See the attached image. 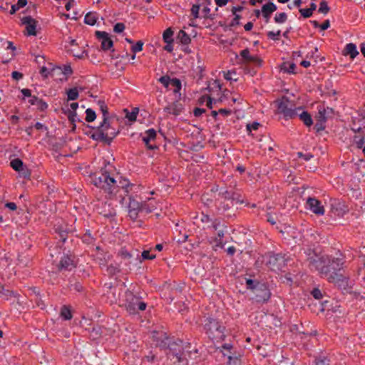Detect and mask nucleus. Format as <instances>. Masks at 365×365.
Masks as SVG:
<instances>
[{"instance_id":"c03bdc74","label":"nucleus","mask_w":365,"mask_h":365,"mask_svg":"<svg viewBox=\"0 0 365 365\" xmlns=\"http://www.w3.org/2000/svg\"><path fill=\"white\" fill-rule=\"evenodd\" d=\"M143 42L142 41H138L136 42L135 45L131 47V51L133 53H136L137 52L141 51L143 50Z\"/></svg>"},{"instance_id":"603ef678","label":"nucleus","mask_w":365,"mask_h":365,"mask_svg":"<svg viewBox=\"0 0 365 365\" xmlns=\"http://www.w3.org/2000/svg\"><path fill=\"white\" fill-rule=\"evenodd\" d=\"M312 295L316 299H322V293L321 292V290L318 288H314L312 291Z\"/></svg>"},{"instance_id":"f8f14e48","label":"nucleus","mask_w":365,"mask_h":365,"mask_svg":"<svg viewBox=\"0 0 365 365\" xmlns=\"http://www.w3.org/2000/svg\"><path fill=\"white\" fill-rule=\"evenodd\" d=\"M307 207L316 215L322 216L325 212V209L322 202L316 197H309L307 200Z\"/></svg>"},{"instance_id":"58836bf2","label":"nucleus","mask_w":365,"mask_h":365,"mask_svg":"<svg viewBox=\"0 0 365 365\" xmlns=\"http://www.w3.org/2000/svg\"><path fill=\"white\" fill-rule=\"evenodd\" d=\"M99 104H100L101 110L102 111L103 116V121H106V120H110L108 118V107L106 105V103L103 101H100Z\"/></svg>"},{"instance_id":"37998d69","label":"nucleus","mask_w":365,"mask_h":365,"mask_svg":"<svg viewBox=\"0 0 365 365\" xmlns=\"http://www.w3.org/2000/svg\"><path fill=\"white\" fill-rule=\"evenodd\" d=\"M118 255L123 259L129 260L132 257V255L125 248H122L118 252Z\"/></svg>"},{"instance_id":"72a5a7b5","label":"nucleus","mask_w":365,"mask_h":365,"mask_svg":"<svg viewBox=\"0 0 365 365\" xmlns=\"http://www.w3.org/2000/svg\"><path fill=\"white\" fill-rule=\"evenodd\" d=\"M224 237V232L223 230H219L217 232V236L215 239V246L223 248L225 243L222 241V238Z\"/></svg>"},{"instance_id":"9d476101","label":"nucleus","mask_w":365,"mask_h":365,"mask_svg":"<svg viewBox=\"0 0 365 365\" xmlns=\"http://www.w3.org/2000/svg\"><path fill=\"white\" fill-rule=\"evenodd\" d=\"M133 190L128 195L129 197V203L128 205V216L133 220L138 218L139 213L141 211L142 203L133 198L132 193Z\"/></svg>"},{"instance_id":"473e14b6","label":"nucleus","mask_w":365,"mask_h":365,"mask_svg":"<svg viewBox=\"0 0 365 365\" xmlns=\"http://www.w3.org/2000/svg\"><path fill=\"white\" fill-rule=\"evenodd\" d=\"M173 87H174L173 92L175 93H178L180 91L182 88L181 81L180 79L177 78H174L171 79L170 84Z\"/></svg>"},{"instance_id":"6e6d98bb","label":"nucleus","mask_w":365,"mask_h":365,"mask_svg":"<svg viewBox=\"0 0 365 365\" xmlns=\"http://www.w3.org/2000/svg\"><path fill=\"white\" fill-rule=\"evenodd\" d=\"M137 114H138V111L135 112V111H133V112H128L127 114H126V118L130 120V121H135L136 120V118H137Z\"/></svg>"},{"instance_id":"4468645a","label":"nucleus","mask_w":365,"mask_h":365,"mask_svg":"<svg viewBox=\"0 0 365 365\" xmlns=\"http://www.w3.org/2000/svg\"><path fill=\"white\" fill-rule=\"evenodd\" d=\"M153 341L156 342V346L162 349H166L169 341L172 339L163 331H153Z\"/></svg>"},{"instance_id":"7ed1b4c3","label":"nucleus","mask_w":365,"mask_h":365,"mask_svg":"<svg viewBox=\"0 0 365 365\" xmlns=\"http://www.w3.org/2000/svg\"><path fill=\"white\" fill-rule=\"evenodd\" d=\"M166 348L168 349L167 356L171 361H173L174 364H178L179 365L188 364L187 356H190L191 353L189 350L190 344L187 343L184 345L181 339H172Z\"/></svg>"},{"instance_id":"0eeeda50","label":"nucleus","mask_w":365,"mask_h":365,"mask_svg":"<svg viewBox=\"0 0 365 365\" xmlns=\"http://www.w3.org/2000/svg\"><path fill=\"white\" fill-rule=\"evenodd\" d=\"M204 329L212 340L222 341L225 339V327L217 319L207 318L205 321Z\"/></svg>"},{"instance_id":"a211bd4d","label":"nucleus","mask_w":365,"mask_h":365,"mask_svg":"<svg viewBox=\"0 0 365 365\" xmlns=\"http://www.w3.org/2000/svg\"><path fill=\"white\" fill-rule=\"evenodd\" d=\"M102 207H98V212L106 218H112L115 216L116 212L113 207L107 202H102Z\"/></svg>"},{"instance_id":"f3484780","label":"nucleus","mask_w":365,"mask_h":365,"mask_svg":"<svg viewBox=\"0 0 365 365\" xmlns=\"http://www.w3.org/2000/svg\"><path fill=\"white\" fill-rule=\"evenodd\" d=\"M22 24L26 25V30L29 36H36V28L37 26V21L31 16H24L21 19Z\"/></svg>"},{"instance_id":"774afa93","label":"nucleus","mask_w":365,"mask_h":365,"mask_svg":"<svg viewBox=\"0 0 365 365\" xmlns=\"http://www.w3.org/2000/svg\"><path fill=\"white\" fill-rule=\"evenodd\" d=\"M259 126V123H253L252 124H248L247 125V128L248 130L250 131L251 130H257Z\"/></svg>"},{"instance_id":"cd10ccee","label":"nucleus","mask_w":365,"mask_h":365,"mask_svg":"<svg viewBox=\"0 0 365 365\" xmlns=\"http://www.w3.org/2000/svg\"><path fill=\"white\" fill-rule=\"evenodd\" d=\"M71 110L68 111V118L71 123H74L76 120V110L78 107V103H71L70 104Z\"/></svg>"},{"instance_id":"c9c22d12","label":"nucleus","mask_w":365,"mask_h":365,"mask_svg":"<svg viewBox=\"0 0 365 365\" xmlns=\"http://www.w3.org/2000/svg\"><path fill=\"white\" fill-rule=\"evenodd\" d=\"M68 101H74L78 98V91L77 88H73L67 91Z\"/></svg>"},{"instance_id":"338daca9","label":"nucleus","mask_w":365,"mask_h":365,"mask_svg":"<svg viewBox=\"0 0 365 365\" xmlns=\"http://www.w3.org/2000/svg\"><path fill=\"white\" fill-rule=\"evenodd\" d=\"M232 113L231 110L226 108H220L219 110V114L222 115L223 116H227L230 115Z\"/></svg>"},{"instance_id":"7c9ffc66","label":"nucleus","mask_w":365,"mask_h":365,"mask_svg":"<svg viewBox=\"0 0 365 365\" xmlns=\"http://www.w3.org/2000/svg\"><path fill=\"white\" fill-rule=\"evenodd\" d=\"M173 31L172 30L171 28H168L163 32V41L165 43H173Z\"/></svg>"},{"instance_id":"79ce46f5","label":"nucleus","mask_w":365,"mask_h":365,"mask_svg":"<svg viewBox=\"0 0 365 365\" xmlns=\"http://www.w3.org/2000/svg\"><path fill=\"white\" fill-rule=\"evenodd\" d=\"M329 9H330L327 4V2L325 1H322L319 4L318 12L326 14L329 11Z\"/></svg>"},{"instance_id":"f03ea898","label":"nucleus","mask_w":365,"mask_h":365,"mask_svg":"<svg viewBox=\"0 0 365 365\" xmlns=\"http://www.w3.org/2000/svg\"><path fill=\"white\" fill-rule=\"evenodd\" d=\"M345 262V257L340 251L334 255H315L308 259V266L312 271L318 272L320 277L343 289L349 286V277L344 274Z\"/></svg>"},{"instance_id":"dca6fc26","label":"nucleus","mask_w":365,"mask_h":365,"mask_svg":"<svg viewBox=\"0 0 365 365\" xmlns=\"http://www.w3.org/2000/svg\"><path fill=\"white\" fill-rule=\"evenodd\" d=\"M11 167L16 171L21 173L24 178L29 179L31 173L24 165L23 161L19 158H15L10 162Z\"/></svg>"},{"instance_id":"6ab92c4d","label":"nucleus","mask_w":365,"mask_h":365,"mask_svg":"<svg viewBox=\"0 0 365 365\" xmlns=\"http://www.w3.org/2000/svg\"><path fill=\"white\" fill-rule=\"evenodd\" d=\"M156 135V131L153 128L149 129L145 133V135L143 136L142 140L143 142L145 143V146L148 148V149L153 150L156 148L155 145L150 144V141L155 140Z\"/></svg>"},{"instance_id":"0e129e2a","label":"nucleus","mask_w":365,"mask_h":365,"mask_svg":"<svg viewBox=\"0 0 365 365\" xmlns=\"http://www.w3.org/2000/svg\"><path fill=\"white\" fill-rule=\"evenodd\" d=\"M358 274L361 276L363 280L365 282V263L362 267H359L358 269Z\"/></svg>"},{"instance_id":"412c9836","label":"nucleus","mask_w":365,"mask_h":365,"mask_svg":"<svg viewBox=\"0 0 365 365\" xmlns=\"http://www.w3.org/2000/svg\"><path fill=\"white\" fill-rule=\"evenodd\" d=\"M277 6L272 2H268L262 6V15L267 23L269 22L272 14L277 10Z\"/></svg>"},{"instance_id":"e2e57ef3","label":"nucleus","mask_w":365,"mask_h":365,"mask_svg":"<svg viewBox=\"0 0 365 365\" xmlns=\"http://www.w3.org/2000/svg\"><path fill=\"white\" fill-rule=\"evenodd\" d=\"M205 109L195 108L193 110V114L195 117H200L202 113H205Z\"/></svg>"},{"instance_id":"9b49d317","label":"nucleus","mask_w":365,"mask_h":365,"mask_svg":"<svg viewBox=\"0 0 365 365\" xmlns=\"http://www.w3.org/2000/svg\"><path fill=\"white\" fill-rule=\"evenodd\" d=\"M257 302H267L271 297V292L266 284H258L254 292Z\"/></svg>"},{"instance_id":"6e6552de","label":"nucleus","mask_w":365,"mask_h":365,"mask_svg":"<svg viewBox=\"0 0 365 365\" xmlns=\"http://www.w3.org/2000/svg\"><path fill=\"white\" fill-rule=\"evenodd\" d=\"M277 113L283 114L285 118H294L298 116V111L302 109L295 108L294 105L287 98L276 101Z\"/></svg>"},{"instance_id":"aec40b11","label":"nucleus","mask_w":365,"mask_h":365,"mask_svg":"<svg viewBox=\"0 0 365 365\" xmlns=\"http://www.w3.org/2000/svg\"><path fill=\"white\" fill-rule=\"evenodd\" d=\"M183 110L182 104L179 101H175L168 105L164 108V111L170 115H179Z\"/></svg>"},{"instance_id":"c756f323","label":"nucleus","mask_w":365,"mask_h":365,"mask_svg":"<svg viewBox=\"0 0 365 365\" xmlns=\"http://www.w3.org/2000/svg\"><path fill=\"white\" fill-rule=\"evenodd\" d=\"M218 195L225 200H232L234 198V192L232 190L221 189Z\"/></svg>"},{"instance_id":"a19ab883","label":"nucleus","mask_w":365,"mask_h":365,"mask_svg":"<svg viewBox=\"0 0 365 365\" xmlns=\"http://www.w3.org/2000/svg\"><path fill=\"white\" fill-rule=\"evenodd\" d=\"M262 283H259L258 282H255L251 279H247L246 280V286L248 289H251L253 291V292L255 291L256 287L258 284H261Z\"/></svg>"},{"instance_id":"5701e85b","label":"nucleus","mask_w":365,"mask_h":365,"mask_svg":"<svg viewBox=\"0 0 365 365\" xmlns=\"http://www.w3.org/2000/svg\"><path fill=\"white\" fill-rule=\"evenodd\" d=\"M345 54L349 55L351 58H354L359 54L356 45L352 43L346 44Z\"/></svg>"},{"instance_id":"2f4dec72","label":"nucleus","mask_w":365,"mask_h":365,"mask_svg":"<svg viewBox=\"0 0 365 365\" xmlns=\"http://www.w3.org/2000/svg\"><path fill=\"white\" fill-rule=\"evenodd\" d=\"M97 21V17L94 13H88L84 18L85 24L91 26H93Z\"/></svg>"},{"instance_id":"1a4fd4ad","label":"nucleus","mask_w":365,"mask_h":365,"mask_svg":"<svg viewBox=\"0 0 365 365\" xmlns=\"http://www.w3.org/2000/svg\"><path fill=\"white\" fill-rule=\"evenodd\" d=\"M266 264L273 271H280L286 266V259L281 254L269 253Z\"/></svg>"},{"instance_id":"864d4df0","label":"nucleus","mask_w":365,"mask_h":365,"mask_svg":"<svg viewBox=\"0 0 365 365\" xmlns=\"http://www.w3.org/2000/svg\"><path fill=\"white\" fill-rule=\"evenodd\" d=\"M299 13L301 14V15L304 17V18H309L310 16H312V12L310 11V9L308 8V9H299Z\"/></svg>"},{"instance_id":"bb28decb","label":"nucleus","mask_w":365,"mask_h":365,"mask_svg":"<svg viewBox=\"0 0 365 365\" xmlns=\"http://www.w3.org/2000/svg\"><path fill=\"white\" fill-rule=\"evenodd\" d=\"M153 201L144 202L141 205V213L148 214L153 212L156 207Z\"/></svg>"},{"instance_id":"ea45409f","label":"nucleus","mask_w":365,"mask_h":365,"mask_svg":"<svg viewBox=\"0 0 365 365\" xmlns=\"http://www.w3.org/2000/svg\"><path fill=\"white\" fill-rule=\"evenodd\" d=\"M227 365H242V361L238 356H229Z\"/></svg>"},{"instance_id":"5fc2aeb1","label":"nucleus","mask_w":365,"mask_h":365,"mask_svg":"<svg viewBox=\"0 0 365 365\" xmlns=\"http://www.w3.org/2000/svg\"><path fill=\"white\" fill-rule=\"evenodd\" d=\"M200 221L203 223H210L212 222V219L208 215H205L203 212L200 215Z\"/></svg>"},{"instance_id":"a18cd8bd","label":"nucleus","mask_w":365,"mask_h":365,"mask_svg":"<svg viewBox=\"0 0 365 365\" xmlns=\"http://www.w3.org/2000/svg\"><path fill=\"white\" fill-rule=\"evenodd\" d=\"M280 34H281V31L278 30L277 32L268 31L267 34V36L269 38H270L272 40L277 41L279 39Z\"/></svg>"},{"instance_id":"20e7f679","label":"nucleus","mask_w":365,"mask_h":365,"mask_svg":"<svg viewBox=\"0 0 365 365\" xmlns=\"http://www.w3.org/2000/svg\"><path fill=\"white\" fill-rule=\"evenodd\" d=\"M236 59L245 72L252 76L256 73L257 69L261 68L263 63L262 59L258 55L252 54L248 48L240 51Z\"/></svg>"},{"instance_id":"4be33fe9","label":"nucleus","mask_w":365,"mask_h":365,"mask_svg":"<svg viewBox=\"0 0 365 365\" xmlns=\"http://www.w3.org/2000/svg\"><path fill=\"white\" fill-rule=\"evenodd\" d=\"M28 102L33 106H36L37 108L41 111H44L48 108V104L42 99L38 98L37 96L31 97Z\"/></svg>"},{"instance_id":"b1692460","label":"nucleus","mask_w":365,"mask_h":365,"mask_svg":"<svg viewBox=\"0 0 365 365\" xmlns=\"http://www.w3.org/2000/svg\"><path fill=\"white\" fill-rule=\"evenodd\" d=\"M177 40L184 45H187L191 41L190 36L183 30L179 31L177 36Z\"/></svg>"},{"instance_id":"4d7b16f0","label":"nucleus","mask_w":365,"mask_h":365,"mask_svg":"<svg viewBox=\"0 0 365 365\" xmlns=\"http://www.w3.org/2000/svg\"><path fill=\"white\" fill-rule=\"evenodd\" d=\"M235 17L232 20L230 23L231 26H235L240 24V19H241V16L239 14H234Z\"/></svg>"},{"instance_id":"2eb2a0df","label":"nucleus","mask_w":365,"mask_h":365,"mask_svg":"<svg viewBox=\"0 0 365 365\" xmlns=\"http://www.w3.org/2000/svg\"><path fill=\"white\" fill-rule=\"evenodd\" d=\"M57 267L58 271L60 272L71 271L76 267V264L71 256L64 255L61 258V260Z\"/></svg>"},{"instance_id":"13d9d810","label":"nucleus","mask_w":365,"mask_h":365,"mask_svg":"<svg viewBox=\"0 0 365 365\" xmlns=\"http://www.w3.org/2000/svg\"><path fill=\"white\" fill-rule=\"evenodd\" d=\"M211 225L208 226V227H212L215 230H217L220 225V221L218 219H215L214 220H212V222H210Z\"/></svg>"},{"instance_id":"3c124183","label":"nucleus","mask_w":365,"mask_h":365,"mask_svg":"<svg viewBox=\"0 0 365 365\" xmlns=\"http://www.w3.org/2000/svg\"><path fill=\"white\" fill-rule=\"evenodd\" d=\"M125 26L123 23H117L113 27V31L115 33H121L125 30Z\"/></svg>"},{"instance_id":"393cba45","label":"nucleus","mask_w":365,"mask_h":365,"mask_svg":"<svg viewBox=\"0 0 365 365\" xmlns=\"http://www.w3.org/2000/svg\"><path fill=\"white\" fill-rule=\"evenodd\" d=\"M299 119L306 125L307 126H311L313 123L312 118L311 115L307 112L302 110L301 113H298Z\"/></svg>"},{"instance_id":"8fccbe9b","label":"nucleus","mask_w":365,"mask_h":365,"mask_svg":"<svg viewBox=\"0 0 365 365\" xmlns=\"http://www.w3.org/2000/svg\"><path fill=\"white\" fill-rule=\"evenodd\" d=\"M316 365H329V360L325 357H319L315 359Z\"/></svg>"},{"instance_id":"49530a36","label":"nucleus","mask_w":365,"mask_h":365,"mask_svg":"<svg viewBox=\"0 0 365 365\" xmlns=\"http://www.w3.org/2000/svg\"><path fill=\"white\" fill-rule=\"evenodd\" d=\"M13 295V292L5 289L4 286L0 284V297L2 296H5L6 297H11Z\"/></svg>"},{"instance_id":"052dcab7","label":"nucleus","mask_w":365,"mask_h":365,"mask_svg":"<svg viewBox=\"0 0 365 365\" xmlns=\"http://www.w3.org/2000/svg\"><path fill=\"white\" fill-rule=\"evenodd\" d=\"M203 18L205 19H212L210 14V9L207 6H205L202 9Z\"/></svg>"},{"instance_id":"09e8293b","label":"nucleus","mask_w":365,"mask_h":365,"mask_svg":"<svg viewBox=\"0 0 365 365\" xmlns=\"http://www.w3.org/2000/svg\"><path fill=\"white\" fill-rule=\"evenodd\" d=\"M191 14L194 19L199 18V11H200V5L199 4H193L191 8Z\"/></svg>"},{"instance_id":"680f3d73","label":"nucleus","mask_w":365,"mask_h":365,"mask_svg":"<svg viewBox=\"0 0 365 365\" xmlns=\"http://www.w3.org/2000/svg\"><path fill=\"white\" fill-rule=\"evenodd\" d=\"M298 156H299V158H303L306 161H308L311 158H313V155H312L311 153H305V154H304V153H302L301 152L298 153Z\"/></svg>"},{"instance_id":"ddd939ff","label":"nucleus","mask_w":365,"mask_h":365,"mask_svg":"<svg viewBox=\"0 0 365 365\" xmlns=\"http://www.w3.org/2000/svg\"><path fill=\"white\" fill-rule=\"evenodd\" d=\"M95 35L97 39L101 42V47L103 50L107 51L113 47V42L107 32L96 31Z\"/></svg>"},{"instance_id":"39448f33","label":"nucleus","mask_w":365,"mask_h":365,"mask_svg":"<svg viewBox=\"0 0 365 365\" xmlns=\"http://www.w3.org/2000/svg\"><path fill=\"white\" fill-rule=\"evenodd\" d=\"M120 307H124L130 314L134 315L137 314L139 311H144L147 307V304L130 290H126L123 296Z\"/></svg>"},{"instance_id":"e433bc0d","label":"nucleus","mask_w":365,"mask_h":365,"mask_svg":"<svg viewBox=\"0 0 365 365\" xmlns=\"http://www.w3.org/2000/svg\"><path fill=\"white\" fill-rule=\"evenodd\" d=\"M274 19L277 24H283L287 20V15L284 12L277 13Z\"/></svg>"},{"instance_id":"a878e982","label":"nucleus","mask_w":365,"mask_h":365,"mask_svg":"<svg viewBox=\"0 0 365 365\" xmlns=\"http://www.w3.org/2000/svg\"><path fill=\"white\" fill-rule=\"evenodd\" d=\"M60 316L64 320H70L72 319L73 315L70 307L63 305L61 309Z\"/></svg>"},{"instance_id":"de8ad7c7","label":"nucleus","mask_w":365,"mask_h":365,"mask_svg":"<svg viewBox=\"0 0 365 365\" xmlns=\"http://www.w3.org/2000/svg\"><path fill=\"white\" fill-rule=\"evenodd\" d=\"M171 79L168 76H161L158 81L160 82L165 88H168L170 84Z\"/></svg>"},{"instance_id":"bf43d9fd","label":"nucleus","mask_w":365,"mask_h":365,"mask_svg":"<svg viewBox=\"0 0 365 365\" xmlns=\"http://www.w3.org/2000/svg\"><path fill=\"white\" fill-rule=\"evenodd\" d=\"M142 257L143 259H153L155 257V255H150V252L148 251V250H144L143 252H142Z\"/></svg>"},{"instance_id":"c85d7f7f","label":"nucleus","mask_w":365,"mask_h":365,"mask_svg":"<svg viewBox=\"0 0 365 365\" xmlns=\"http://www.w3.org/2000/svg\"><path fill=\"white\" fill-rule=\"evenodd\" d=\"M317 120L319 122H326L327 120V110L326 108L320 106L318 107V113L316 116Z\"/></svg>"},{"instance_id":"f257e3e1","label":"nucleus","mask_w":365,"mask_h":365,"mask_svg":"<svg viewBox=\"0 0 365 365\" xmlns=\"http://www.w3.org/2000/svg\"><path fill=\"white\" fill-rule=\"evenodd\" d=\"M91 178V182L106 198L119 200L121 204H123L125 197L135 187V185L129 180L120 176L115 167L110 163H106Z\"/></svg>"},{"instance_id":"69168bd1","label":"nucleus","mask_w":365,"mask_h":365,"mask_svg":"<svg viewBox=\"0 0 365 365\" xmlns=\"http://www.w3.org/2000/svg\"><path fill=\"white\" fill-rule=\"evenodd\" d=\"M11 76L14 79L18 81L23 78V74L19 71H13L11 73Z\"/></svg>"},{"instance_id":"f704fd0d","label":"nucleus","mask_w":365,"mask_h":365,"mask_svg":"<svg viewBox=\"0 0 365 365\" xmlns=\"http://www.w3.org/2000/svg\"><path fill=\"white\" fill-rule=\"evenodd\" d=\"M364 135H356L354 137V143L356 147L359 149L362 148L364 145Z\"/></svg>"},{"instance_id":"423d86ee","label":"nucleus","mask_w":365,"mask_h":365,"mask_svg":"<svg viewBox=\"0 0 365 365\" xmlns=\"http://www.w3.org/2000/svg\"><path fill=\"white\" fill-rule=\"evenodd\" d=\"M115 124L116 123L113 120L103 121L93 138L110 143L119 133V130L115 128Z\"/></svg>"},{"instance_id":"4c0bfd02","label":"nucleus","mask_w":365,"mask_h":365,"mask_svg":"<svg viewBox=\"0 0 365 365\" xmlns=\"http://www.w3.org/2000/svg\"><path fill=\"white\" fill-rule=\"evenodd\" d=\"M86 114V120L88 123L93 122L96 118V113L91 108H87Z\"/></svg>"}]
</instances>
